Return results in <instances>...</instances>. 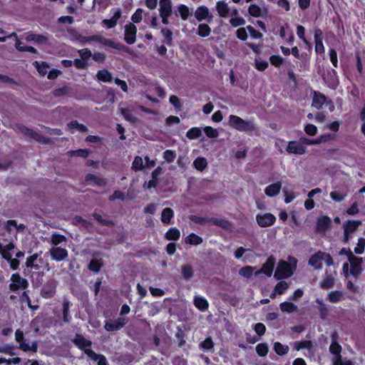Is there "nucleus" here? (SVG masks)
<instances>
[{
  "instance_id": "9d476101",
  "label": "nucleus",
  "mask_w": 365,
  "mask_h": 365,
  "mask_svg": "<svg viewBox=\"0 0 365 365\" xmlns=\"http://www.w3.org/2000/svg\"><path fill=\"white\" fill-rule=\"evenodd\" d=\"M350 262V273L356 279H357L362 273V264L364 262L363 258L354 256Z\"/></svg>"
},
{
  "instance_id": "393cba45",
  "label": "nucleus",
  "mask_w": 365,
  "mask_h": 365,
  "mask_svg": "<svg viewBox=\"0 0 365 365\" xmlns=\"http://www.w3.org/2000/svg\"><path fill=\"white\" fill-rule=\"evenodd\" d=\"M85 180L87 182L92 181L95 185L99 187H105L107 185V180L106 178L96 176L91 173L87 174L85 177Z\"/></svg>"
},
{
  "instance_id": "aec40b11",
  "label": "nucleus",
  "mask_w": 365,
  "mask_h": 365,
  "mask_svg": "<svg viewBox=\"0 0 365 365\" xmlns=\"http://www.w3.org/2000/svg\"><path fill=\"white\" fill-rule=\"evenodd\" d=\"M121 14L122 11L120 9H117L110 19L103 20V25L108 29L114 28L117 25L118 21L120 18Z\"/></svg>"
},
{
  "instance_id": "3c124183",
  "label": "nucleus",
  "mask_w": 365,
  "mask_h": 365,
  "mask_svg": "<svg viewBox=\"0 0 365 365\" xmlns=\"http://www.w3.org/2000/svg\"><path fill=\"white\" fill-rule=\"evenodd\" d=\"M269 351L268 345L266 343H260L256 346V352L260 357H264Z\"/></svg>"
},
{
  "instance_id": "7ed1b4c3",
  "label": "nucleus",
  "mask_w": 365,
  "mask_h": 365,
  "mask_svg": "<svg viewBox=\"0 0 365 365\" xmlns=\"http://www.w3.org/2000/svg\"><path fill=\"white\" fill-rule=\"evenodd\" d=\"M188 217L194 223L203 225L205 222H209L225 230H230L232 227L231 222L222 218L205 217L196 215H190Z\"/></svg>"
},
{
  "instance_id": "de8ad7c7",
  "label": "nucleus",
  "mask_w": 365,
  "mask_h": 365,
  "mask_svg": "<svg viewBox=\"0 0 365 365\" xmlns=\"http://www.w3.org/2000/svg\"><path fill=\"white\" fill-rule=\"evenodd\" d=\"M93 217L100 225L103 226L112 227L114 225L113 220L110 219H104L100 214L94 213Z\"/></svg>"
},
{
  "instance_id": "4d7b16f0",
  "label": "nucleus",
  "mask_w": 365,
  "mask_h": 365,
  "mask_svg": "<svg viewBox=\"0 0 365 365\" xmlns=\"http://www.w3.org/2000/svg\"><path fill=\"white\" fill-rule=\"evenodd\" d=\"M365 250V238L359 237L358 242L354 248V253L356 255H362Z\"/></svg>"
},
{
  "instance_id": "e433bc0d",
  "label": "nucleus",
  "mask_w": 365,
  "mask_h": 365,
  "mask_svg": "<svg viewBox=\"0 0 365 365\" xmlns=\"http://www.w3.org/2000/svg\"><path fill=\"white\" fill-rule=\"evenodd\" d=\"M280 309L282 312L294 313L297 312L298 307L294 303L290 302H284L279 304Z\"/></svg>"
},
{
  "instance_id": "f257e3e1",
  "label": "nucleus",
  "mask_w": 365,
  "mask_h": 365,
  "mask_svg": "<svg viewBox=\"0 0 365 365\" xmlns=\"http://www.w3.org/2000/svg\"><path fill=\"white\" fill-rule=\"evenodd\" d=\"M229 125L240 132H244L249 135L259 136L260 131L253 119L245 120L236 115H230L228 120Z\"/></svg>"
},
{
  "instance_id": "ea45409f",
  "label": "nucleus",
  "mask_w": 365,
  "mask_h": 365,
  "mask_svg": "<svg viewBox=\"0 0 365 365\" xmlns=\"http://www.w3.org/2000/svg\"><path fill=\"white\" fill-rule=\"evenodd\" d=\"M165 237L168 240L177 241L180 237V232L175 227L170 228L165 233Z\"/></svg>"
},
{
  "instance_id": "a19ab883",
  "label": "nucleus",
  "mask_w": 365,
  "mask_h": 365,
  "mask_svg": "<svg viewBox=\"0 0 365 365\" xmlns=\"http://www.w3.org/2000/svg\"><path fill=\"white\" fill-rule=\"evenodd\" d=\"M273 349L277 355L284 356L288 353L289 348L286 344H282L281 342L276 341L274 343Z\"/></svg>"
},
{
  "instance_id": "2f4dec72",
  "label": "nucleus",
  "mask_w": 365,
  "mask_h": 365,
  "mask_svg": "<svg viewBox=\"0 0 365 365\" xmlns=\"http://www.w3.org/2000/svg\"><path fill=\"white\" fill-rule=\"evenodd\" d=\"M209 15V9L205 6H200L197 8L195 12V16L198 21H202L207 19Z\"/></svg>"
},
{
  "instance_id": "f3484780",
  "label": "nucleus",
  "mask_w": 365,
  "mask_h": 365,
  "mask_svg": "<svg viewBox=\"0 0 365 365\" xmlns=\"http://www.w3.org/2000/svg\"><path fill=\"white\" fill-rule=\"evenodd\" d=\"M50 255L53 260L61 262L68 257V253L65 248L54 247L50 249Z\"/></svg>"
},
{
  "instance_id": "bf43d9fd",
  "label": "nucleus",
  "mask_w": 365,
  "mask_h": 365,
  "mask_svg": "<svg viewBox=\"0 0 365 365\" xmlns=\"http://www.w3.org/2000/svg\"><path fill=\"white\" fill-rule=\"evenodd\" d=\"M254 270L255 267L251 266H245L240 269L239 273L242 277L249 279L252 277Z\"/></svg>"
},
{
  "instance_id": "5fc2aeb1",
  "label": "nucleus",
  "mask_w": 365,
  "mask_h": 365,
  "mask_svg": "<svg viewBox=\"0 0 365 365\" xmlns=\"http://www.w3.org/2000/svg\"><path fill=\"white\" fill-rule=\"evenodd\" d=\"M178 12L180 15L181 19L183 21H186L190 15V10L188 6L185 4H180L178 7Z\"/></svg>"
},
{
  "instance_id": "09e8293b",
  "label": "nucleus",
  "mask_w": 365,
  "mask_h": 365,
  "mask_svg": "<svg viewBox=\"0 0 365 365\" xmlns=\"http://www.w3.org/2000/svg\"><path fill=\"white\" fill-rule=\"evenodd\" d=\"M211 33L210 27L206 24H200L197 28V34L200 37H207Z\"/></svg>"
},
{
  "instance_id": "c9c22d12",
  "label": "nucleus",
  "mask_w": 365,
  "mask_h": 365,
  "mask_svg": "<svg viewBox=\"0 0 365 365\" xmlns=\"http://www.w3.org/2000/svg\"><path fill=\"white\" fill-rule=\"evenodd\" d=\"M174 217V212L170 207H165L163 210L161 214V221L163 224L168 225L171 222L172 218Z\"/></svg>"
},
{
  "instance_id": "5701e85b",
  "label": "nucleus",
  "mask_w": 365,
  "mask_h": 365,
  "mask_svg": "<svg viewBox=\"0 0 365 365\" xmlns=\"http://www.w3.org/2000/svg\"><path fill=\"white\" fill-rule=\"evenodd\" d=\"M281 188L282 182L278 181L267 186L264 189V193L268 197H272L279 193Z\"/></svg>"
},
{
  "instance_id": "0e129e2a",
  "label": "nucleus",
  "mask_w": 365,
  "mask_h": 365,
  "mask_svg": "<svg viewBox=\"0 0 365 365\" xmlns=\"http://www.w3.org/2000/svg\"><path fill=\"white\" fill-rule=\"evenodd\" d=\"M316 302L319 305V312L320 317L324 319L328 314V309L322 299H317Z\"/></svg>"
},
{
  "instance_id": "423d86ee",
  "label": "nucleus",
  "mask_w": 365,
  "mask_h": 365,
  "mask_svg": "<svg viewBox=\"0 0 365 365\" xmlns=\"http://www.w3.org/2000/svg\"><path fill=\"white\" fill-rule=\"evenodd\" d=\"M293 274V268L291 264L284 261L280 260L277 266L274 277L277 279H282L290 277Z\"/></svg>"
},
{
  "instance_id": "680f3d73",
  "label": "nucleus",
  "mask_w": 365,
  "mask_h": 365,
  "mask_svg": "<svg viewBox=\"0 0 365 365\" xmlns=\"http://www.w3.org/2000/svg\"><path fill=\"white\" fill-rule=\"evenodd\" d=\"M248 13L253 17H259L262 14V10L258 5L251 4L248 8Z\"/></svg>"
},
{
  "instance_id": "a18cd8bd",
  "label": "nucleus",
  "mask_w": 365,
  "mask_h": 365,
  "mask_svg": "<svg viewBox=\"0 0 365 365\" xmlns=\"http://www.w3.org/2000/svg\"><path fill=\"white\" fill-rule=\"evenodd\" d=\"M202 135V130L200 128L193 127L190 128L186 133V137L190 140H195L200 138Z\"/></svg>"
},
{
  "instance_id": "f03ea898",
  "label": "nucleus",
  "mask_w": 365,
  "mask_h": 365,
  "mask_svg": "<svg viewBox=\"0 0 365 365\" xmlns=\"http://www.w3.org/2000/svg\"><path fill=\"white\" fill-rule=\"evenodd\" d=\"M77 39L80 41L83 44H85L88 42L95 41L99 43L106 46H108L110 48H113L114 49L118 50L120 51H123L127 53L131 54L133 53L132 49L125 46L124 44L120 42H115L112 39L107 38L101 35L94 34L91 36H83L80 34H78Z\"/></svg>"
},
{
  "instance_id": "6e6552de",
  "label": "nucleus",
  "mask_w": 365,
  "mask_h": 365,
  "mask_svg": "<svg viewBox=\"0 0 365 365\" xmlns=\"http://www.w3.org/2000/svg\"><path fill=\"white\" fill-rule=\"evenodd\" d=\"M56 280L55 279H50L42 286L41 296L44 299H51L56 294Z\"/></svg>"
},
{
  "instance_id": "864d4df0",
  "label": "nucleus",
  "mask_w": 365,
  "mask_h": 365,
  "mask_svg": "<svg viewBox=\"0 0 365 365\" xmlns=\"http://www.w3.org/2000/svg\"><path fill=\"white\" fill-rule=\"evenodd\" d=\"M161 33L165 38L164 42L168 46H172V44H173V32L170 29L164 28V29H162Z\"/></svg>"
},
{
  "instance_id": "a878e982",
  "label": "nucleus",
  "mask_w": 365,
  "mask_h": 365,
  "mask_svg": "<svg viewBox=\"0 0 365 365\" xmlns=\"http://www.w3.org/2000/svg\"><path fill=\"white\" fill-rule=\"evenodd\" d=\"M216 10L218 15L222 18H227L229 16L230 9L227 4L224 1H219L217 2Z\"/></svg>"
},
{
  "instance_id": "052dcab7",
  "label": "nucleus",
  "mask_w": 365,
  "mask_h": 365,
  "mask_svg": "<svg viewBox=\"0 0 365 365\" xmlns=\"http://www.w3.org/2000/svg\"><path fill=\"white\" fill-rule=\"evenodd\" d=\"M288 288L289 285L287 282L280 281L276 284L274 291L277 293V294L281 295L283 294Z\"/></svg>"
},
{
  "instance_id": "20e7f679",
  "label": "nucleus",
  "mask_w": 365,
  "mask_h": 365,
  "mask_svg": "<svg viewBox=\"0 0 365 365\" xmlns=\"http://www.w3.org/2000/svg\"><path fill=\"white\" fill-rule=\"evenodd\" d=\"M15 340L19 343V349L24 351L36 352L38 350V344L34 341L30 344L29 341L24 338V334L22 330L18 329L15 331Z\"/></svg>"
},
{
  "instance_id": "e2e57ef3",
  "label": "nucleus",
  "mask_w": 365,
  "mask_h": 365,
  "mask_svg": "<svg viewBox=\"0 0 365 365\" xmlns=\"http://www.w3.org/2000/svg\"><path fill=\"white\" fill-rule=\"evenodd\" d=\"M294 345V349L297 351H299L303 349L310 348L312 346V341L309 340L298 341H295Z\"/></svg>"
},
{
  "instance_id": "39448f33",
  "label": "nucleus",
  "mask_w": 365,
  "mask_h": 365,
  "mask_svg": "<svg viewBox=\"0 0 365 365\" xmlns=\"http://www.w3.org/2000/svg\"><path fill=\"white\" fill-rule=\"evenodd\" d=\"M16 128L19 131L25 136L29 137L34 139L38 143L41 144H48L51 142V139L48 137H45L38 133L34 131L33 129L26 127V125L19 123L16 125Z\"/></svg>"
},
{
  "instance_id": "338daca9",
  "label": "nucleus",
  "mask_w": 365,
  "mask_h": 365,
  "mask_svg": "<svg viewBox=\"0 0 365 365\" xmlns=\"http://www.w3.org/2000/svg\"><path fill=\"white\" fill-rule=\"evenodd\" d=\"M27 39L36 43H45L47 41V37L42 34H31L28 36Z\"/></svg>"
},
{
  "instance_id": "ddd939ff",
  "label": "nucleus",
  "mask_w": 365,
  "mask_h": 365,
  "mask_svg": "<svg viewBox=\"0 0 365 365\" xmlns=\"http://www.w3.org/2000/svg\"><path fill=\"white\" fill-rule=\"evenodd\" d=\"M256 220L258 225L261 227H267L273 225L276 222V217L269 212L263 215L257 214Z\"/></svg>"
},
{
  "instance_id": "6e6d98bb",
  "label": "nucleus",
  "mask_w": 365,
  "mask_h": 365,
  "mask_svg": "<svg viewBox=\"0 0 365 365\" xmlns=\"http://www.w3.org/2000/svg\"><path fill=\"white\" fill-rule=\"evenodd\" d=\"M33 65L35 66L39 74L44 76L47 73V68H48V64L46 62L39 63L38 61H34Z\"/></svg>"
},
{
  "instance_id": "69168bd1",
  "label": "nucleus",
  "mask_w": 365,
  "mask_h": 365,
  "mask_svg": "<svg viewBox=\"0 0 365 365\" xmlns=\"http://www.w3.org/2000/svg\"><path fill=\"white\" fill-rule=\"evenodd\" d=\"M269 61L273 66L279 68L284 62V58L279 55H272Z\"/></svg>"
},
{
  "instance_id": "dca6fc26",
  "label": "nucleus",
  "mask_w": 365,
  "mask_h": 365,
  "mask_svg": "<svg viewBox=\"0 0 365 365\" xmlns=\"http://www.w3.org/2000/svg\"><path fill=\"white\" fill-rule=\"evenodd\" d=\"M289 154L303 155L306 153V147L301 145L299 141H289L286 148Z\"/></svg>"
},
{
  "instance_id": "6ab92c4d",
  "label": "nucleus",
  "mask_w": 365,
  "mask_h": 365,
  "mask_svg": "<svg viewBox=\"0 0 365 365\" xmlns=\"http://www.w3.org/2000/svg\"><path fill=\"white\" fill-rule=\"evenodd\" d=\"M327 98L324 94L319 91H314L312 106L314 107L317 110H320L325 103Z\"/></svg>"
},
{
  "instance_id": "412c9836",
  "label": "nucleus",
  "mask_w": 365,
  "mask_h": 365,
  "mask_svg": "<svg viewBox=\"0 0 365 365\" xmlns=\"http://www.w3.org/2000/svg\"><path fill=\"white\" fill-rule=\"evenodd\" d=\"M331 226V220L327 215H323L317 219V229L319 231L324 232Z\"/></svg>"
},
{
  "instance_id": "37998d69",
  "label": "nucleus",
  "mask_w": 365,
  "mask_h": 365,
  "mask_svg": "<svg viewBox=\"0 0 365 365\" xmlns=\"http://www.w3.org/2000/svg\"><path fill=\"white\" fill-rule=\"evenodd\" d=\"M119 110L123 118L130 122L134 123L135 120V118L133 116L132 113V110L128 108H121L119 107Z\"/></svg>"
},
{
  "instance_id": "c85d7f7f",
  "label": "nucleus",
  "mask_w": 365,
  "mask_h": 365,
  "mask_svg": "<svg viewBox=\"0 0 365 365\" xmlns=\"http://www.w3.org/2000/svg\"><path fill=\"white\" fill-rule=\"evenodd\" d=\"M195 307L201 312L206 311L209 307L207 300L202 297H195L193 300Z\"/></svg>"
},
{
  "instance_id": "8fccbe9b",
  "label": "nucleus",
  "mask_w": 365,
  "mask_h": 365,
  "mask_svg": "<svg viewBox=\"0 0 365 365\" xmlns=\"http://www.w3.org/2000/svg\"><path fill=\"white\" fill-rule=\"evenodd\" d=\"M334 285V279L331 276H327L320 282V287L324 289H329Z\"/></svg>"
},
{
  "instance_id": "79ce46f5",
  "label": "nucleus",
  "mask_w": 365,
  "mask_h": 365,
  "mask_svg": "<svg viewBox=\"0 0 365 365\" xmlns=\"http://www.w3.org/2000/svg\"><path fill=\"white\" fill-rule=\"evenodd\" d=\"M343 299V292L341 291L335 290L329 293L327 299L331 303H338Z\"/></svg>"
},
{
  "instance_id": "49530a36",
  "label": "nucleus",
  "mask_w": 365,
  "mask_h": 365,
  "mask_svg": "<svg viewBox=\"0 0 365 365\" xmlns=\"http://www.w3.org/2000/svg\"><path fill=\"white\" fill-rule=\"evenodd\" d=\"M181 272H182V277L185 280L190 279V278H192L193 277V274H194L193 269H192V266L190 264L182 265L181 267Z\"/></svg>"
},
{
  "instance_id": "9b49d317",
  "label": "nucleus",
  "mask_w": 365,
  "mask_h": 365,
  "mask_svg": "<svg viewBox=\"0 0 365 365\" xmlns=\"http://www.w3.org/2000/svg\"><path fill=\"white\" fill-rule=\"evenodd\" d=\"M72 341L80 350L83 351L86 354L88 351H93L91 348L92 346L91 341L86 339L81 334H76Z\"/></svg>"
},
{
  "instance_id": "b1692460",
  "label": "nucleus",
  "mask_w": 365,
  "mask_h": 365,
  "mask_svg": "<svg viewBox=\"0 0 365 365\" xmlns=\"http://www.w3.org/2000/svg\"><path fill=\"white\" fill-rule=\"evenodd\" d=\"M199 349L203 351L213 353L215 351V343L210 336L206 337L199 345Z\"/></svg>"
},
{
  "instance_id": "603ef678",
  "label": "nucleus",
  "mask_w": 365,
  "mask_h": 365,
  "mask_svg": "<svg viewBox=\"0 0 365 365\" xmlns=\"http://www.w3.org/2000/svg\"><path fill=\"white\" fill-rule=\"evenodd\" d=\"M16 47L17 50L20 51H27L32 53H36L37 50L31 46L22 45V43L20 41H17L16 43Z\"/></svg>"
},
{
  "instance_id": "c03bdc74",
  "label": "nucleus",
  "mask_w": 365,
  "mask_h": 365,
  "mask_svg": "<svg viewBox=\"0 0 365 365\" xmlns=\"http://www.w3.org/2000/svg\"><path fill=\"white\" fill-rule=\"evenodd\" d=\"M193 166L197 170L202 171L207 166V160L203 157H198L193 161Z\"/></svg>"
},
{
  "instance_id": "7c9ffc66",
  "label": "nucleus",
  "mask_w": 365,
  "mask_h": 365,
  "mask_svg": "<svg viewBox=\"0 0 365 365\" xmlns=\"http://www.w3.org/2000/svg\"><path fill=\"white\" fill-rule=\"evenodd\" d=\"M103 266V261L102 259L93 258L90 261V262L88 265V269L94 273H98L101 271Z\"/></svg>"
},
{
  "instance_id": "774afa93",
  "label": "nucleus",
  "mask_w": 365,
  "mask_h": 365,
  "mask_svg": "<svg viewBox=\"0 0 365 365\" xmlns=\"http://www.w3.org/2000/svg\"><path fill=\"white\" fill-rule=\"evenodd\" d=\"M269 66V63L266 61H262L259 58H255V67L259 71H264Z\"/></svg>"
},
{
  "instance_id": "58836bf2",
  "label": "nucleus",
  "mask_w": 365,
  "mask_h": 365,
  "mask_svg": "<svg viewBox=\"0 0 365 365\" xmlns=\"http://www.w3.org/2000/svg\"><path fill=\"white\" fill-rule=\"evenodd\" d=\"M341 350L342 347L338 342L331 343L329 346V351L331 354L335 356L334 359H338V361H339L340 358L342 357L341 355Z\"/></svg>"
},
{
  "instance_id": "2eb2a0df",
  "label": "nucleus",
  "mask_w": 365,
  "mask_h": 365,
  "mask_svg": "<svg viewBox=\"0 0 365 365\" xmlns=\"http://www.w3.org/2000/svg\"><path fill=\"white\" fill-rule=\"evenodd\" d=\"M275 264V258L273 256H269L266 262L262 264L261 269L256 272L255 275L258 276L259 274L263 273L267 277H271L273 273Z\"/></svg>"
},
{
  "instance_id": "c756f323",
  "label": "nucleus",
  "mask_w": 365,
  "mask_h": 365,
  "mask_svg": "<svg viewBox=\"0 0 365 365\" xmlns=\"http://www.w3.org/2000/svg\"><path fill=\"white\" fill-rule=\"evenodd\" d=\"M14 227L17 232L19 231H23L24 230L26 227L25 225L24 224H19L18 225L17 224V222L14 220H9L6 221V224H5V226H4V228L6 230V231L9 233H11V227Z\"/></svg>"
},
{
  "instance_id": "f704fd0d",
  "label": "nucleus",
  "mask_w": 365,
  "mask_h": 365,
  "mask_svg": "<svg viewBox=\"0 0 365 365\" xmlns=\"http://www.w3.org/2000/svg\"><path fill=\"white\" fill-rule=\"evenodd\" d=\"M96 77L99 81L103 83H110L113 80L111 73L106 69L98 71Z\"/></svg>"
},
{
  "instance_id": "a211bd4d",
  "label": "nucleus",
  "mask_w": 365,
  "mask_h": 365,
  "mask_svg": "<svg viewBox=\"0 0 365 365\" xmlns=\"http://www.w3.org/2000/svg\"><path fill=\"white\" fill-rule=\"evenodd\" d=\"M323 255L324 252L320 250L312 255L309 259V265L315 269H321L322 268Z\"/></svg>"
},
{
  "instance_id": "4c0bfd02",
  "label": "nucleus",
  "mask_w": 365,
  "mask_h": 365,
  "mask_svg": "<svg viewBox=\"0 0 365 365\" xmlns=\"http://www.w3.org/2000/svg\"><path fill=\"white\" fill-rule=\"evenodd\" d=\"M185 242L191 245H199L202 243L203 240L200 236L192 232L185 237Z\"/></svg>"
},
{
  "instance_id": "bb28decb",
  "label": "nucleus",
  "mask_w": 365,
  "mask_h": 365,
  "mask_svg": "<svg viewBox=\"0 0 365 365\" xmlns=\"http://www.w3.org/2000/svg\"><path fill=\"white\" fill-rule=\"evenodd\" d=\"M160 15L170 16L172 14V4L170 0H160Z\"/></svg>"
},
{
  "instance_id": "1a4fd4ad",
  "label": "nucleus",
  "mask_w": 365,
  "mask_h": 365,
  "mask_svg": "<svg viewBox=\"0 0 365 365\" xmlns=\"http://www.w3.org/2000/svg\"><path fill=\"white\" fill-rule=\"evenodd\" d=\"M128 322L125 317H119L117 319H109L105 322L104 328L108 331H114L121 329Z\"/></svg>"
},
{
  "instance_id": "0eeeda50",
  "label": "nucleus",
  "mask_w": 365,
  "mask_h": 365,
  "mask_svg": "<svg viewBox=\"0 0 365 365\" xmlns=\"http://www.w3.org/2000/svg\"><path fill=\"white\" fill-rule=\"evenodd\" d=\"M10 279L11 282L9 284V287L13 292H16L19 289L26 290L29 287L28 280L21 277L18 272L12 274Z\"/></svg>"
},
{
  "instance_id": "4be33fe9",
  "label": "nucleus",
  "mask_w": 365,
  "mask_h": 365,
  "mask_svg": "<svg viewBox=\"0 0 365 365\" xmlns=\"http://www.w3.org/2000/svg\"><path fill=\"white\" fill-rule=\"evenodd\" d=\"M361 224V220H348L344 223V231L346 233L351 234L356 232Z\"/></svg>"
},
{
  "instance_id": "13d9d810",
  "label": "nucleus",
  "mask_w": 365,
  "mask_h": 365,
  "mask_svg": "<svg viewBox=\"0 0 365 365\" xmlns=\"http://www.w3.org/2000/svg\"><path fill=\"white\" fill-rule=\"evenodd\" d=\"M143 158L140 156H135L132 163V169L135 171L142 170L143 169Z\"/></svg>"
},
{
  "instance_id": "f8f14e48",
  "label": "nucleus",
  "mask_w": 365,
  "mask_h": 365,
  "mask_svg": "<svg viewBox=\"0 0 365 365\" xmlns=\"http://www.w3.org/2000/svg\"><path fill=\"white\" fill-rule=\"evenodd\" d=\"M323 31L319 28L314 30V50L317 54H323L325 52V47L323 43Z\"/></svg>"
},
{
  "instance_id": "473e14b6",
  "label": "nucleus",
  "mask_w": 365,
  "mask_h": 365,
  "mask_svg": "<svg viewBox=\"0 0 365 365\" xmlns=\"http://www.w3.org/2000/svg\"><path fill=\"white\" fill-rule=\"evenodd\" d=\"M38 257L39 254L38 253H34V255L28 257L25 262V267L26 268H31L34 269L35 270H38L40 269V265L36 263V261Z\"/></svg>"
},
{
  "instance_id": "4468645a",
  "label": "nucleus",
  "mask_w": 365,
  "mask_h": 365,
  "mask_svg": "<svg viewBox=\"0 0 365 365\" xmlns=\"http://www.w3.org/2000/svg\"><path fill=\"white\" fill-rule=\"evenodd\" d=\"M137 27L133 23L125 26L124 41L128 44H133L136 41Z\"/></svg>"
},
{
  "instance_id": "cd10ccee",
  "label": "nucleus",
  "mask_w": 365,
  "mask_h": 365,
  "mask_svg": "<svg viewBox=\"0 0 365 365\" xmlns=\"http://www.w3.org/2000/svg\"><path fill=\"white\" fill-rule=\"evenodd\" d=\"M86 355L94 361H97V365H108L107 359L103 354H98L93 351H88Z\"/></svg>"
},
{
  "instance_id": "72a5a7b5",
  "label": "nucleus",
  "mask_w": 365,
  "mask_h": 365,
  "mask_svg": "<svg viewBox=\"0 0 365 365\" xmlns=\"http://www.w3.org/2000/svg\"><path fill=\"white\" fill-rule=\"evenodd\" d=\"M63 321L66 323L70 322L72 317L69 314L71 302L68 299L64 298L63 300Z\"/></svg>"
}]
</instances>
